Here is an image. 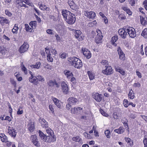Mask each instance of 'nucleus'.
Instances as JSON below:
<instances>
[{"label": "nucleus", "instance_id": "obj_4", "mask_svg": "<svg viewBox=\"0 0 147 147\" xmlns=\"http://www.w3.org/2000/svg\"><path fill=\"white\" fill-rule=\"evenodd\" d=\"M126 30L129 36L131 38H134L136 36L135 29L132 27H128L126 28Z\"/></svg>", "mask_w": 147, "mask_h": 147}, {"label": "nucleus", "instance_id": "obj_28", "mask_svg": "<svg viewBox=\"0 0 147 147\" xmlns=\"http://www.w3.org/2000/svg\"><path fill=\"white\" fill-rule=\"evenodd\" d=\"M0 138L1 141L3 142H6L7 141V137L5 136L4 134H0Z\"/></svg>", "mask_w": 147, "mask_h": 147}, {"label": "nucleus", "instance_id": "obj_64", "mask_svg": "<svg viewBox=\"0 0 147 147\" xmlns=\"http://www.w3.org/2000/svg\"><path fill=\"white\" fill-rule=\"evenodd\" d=\"M51 52L53 54L55 55L56 54H57V51L55 49H52L51 50Z\"/></svg>", "mask_w": 147, "mask_h": 147}, {"label": "nucleus", "instance_id": "obj_35", "mask_svg": "<svg viewBox=\"0 0 147 147\" xmlns=\"http://www.w3.org/2000/svg\"><path fill=\"white\" fill-rule=\"evenodd\" d=\"M0 22L1 23L7 24L8 23V20L5 18L0 17Z\"/></svg>", "mask_w": 147, "mask_h": 147}, {"label": "nucleus", "instance_id": "obj_46", "mask_svg": "<svg viewBox=\"0 0 147 147\" xmlns=\"http://www.w3.org/2000/svg\"><path fill=\"white\" fill-rule=\"evenodd\" d=\"M129 103L128 100L127 99H125L123 100V104L125 107L127 108L129 106Z\"/></svg>", "mask_w": 147, "mask_h": 147}, {"label": "nucleus", "instance_id": "obj_14", "mask_svg": "<svg viewBox=\"0 0 147 147\" xmlns=\"http://www.w3.org/2000/svg\"><path fill=\"white\" fill-rule=\"evenodd\" d=\"M47 84L49 87H51L54 86L55 85L57 88H59V85L57 83L55 80H49L47 82Z\"/></svg>", "mask_w": 147, "mask_h": 147}, {"label": "nucleus", "instance_id": "obj_13", "mask_svg": "<svg viewBox=\"0 0 147 147\" xmlns=\"http://www.w3.org/2000/svg\"><path fill=\"white\" fill-rule=\"evenodd\" d=\"M8 133L9 135L12 137L15 138L16 135V130L13 127L9 126L8 127Z\"/></svg>", "mask_w": 147, "mask_h": 147}, {"label": "nucleus", "instance_id": "obj_10", "mask_svg": "<svg viewBox=\"0 0 147 147\" xmlns=\"http://www.w3.org/2000/svg\"><path fill=\"white\" fill-rule=\"evenodd\" d=\"M38 133L39 134V136L40 138L45 142H48V139H49L50 137L48 136H46L42 131L39 130ZM50 137L51 136H50Z\"/></svg>", "mask_w": 147, "mask_h": 147}, {"label": "nucleus", "instance_id": "obj_40", "mask_svg": "<svg viewBox=\"0 0 147 147\" xmlns=\"http://www.w3.org/2000/svg\"><path fill=\"white\" fill-rule=\"evenodd\" d=\"M36 78L38 81L43 82L45 81V78L40 75H38L37 76Z\"/></svg>", "mask_w": 147, "mask_h": 147}, {"label": "nucleus", "instance_id": "obj_11", "mask_svg": "<svg viewBox=\"0 0 147 147\" xmlns=\"http://www.w3.org/2000/svg\"><path fill=\"white\" fill-rule=\"evenodd\" d=\"M27 128L28 130L30 132H33L35 129L34 122L30 121H29L27 125Z\"/></svg>", "mask_w": 147, "mask_h": 147}, {"label": "nucleus", "instance_id": "obj_47", "mask_svg": "<svg viewBox=\"0 0 147 147\" xmlns=\"http://www.w3.org/2000/svg\"><path fill=\"white\" fill-rule=\"evenodd\" d=\"M47 58L48 61L50 62H52L53 61V59L51 57V54L47 55Z\"/></svg>", "mask_w": 147, "mask_h": 147}, {"label": "nucleus", "instance_id": "obj_43", "mask_svg": "<svg viewBox=\"0 0 147 147\" xmlns=\"http://www.w3.org/2000/svg\"><path fill=\"white\" fill-rule=\"evenodd\" d=\"M72 140L74 141L80 142V140H81L80 137L78 136H76V137H73L72 138Z\"/></svg>", "mask_w": 147, "mask_h": 147}, {"label": "nucleus", "instance_id": "obj_30", "mask_svg": "<svg viewBox=\"0 0 147 147\" xmlns=\"http://www.w3.org/2000/svg\"><path fill=\"white\" fill-rule=\"evenodd\" d=\"M24 1L22 0H16V3L21 7H28L26 6V5L23 3H24Z\"/></svg>", "mask_w": 147, "mask_h": 147}, {"label": "nucleus", "instance_id": "obj_7", "mask_svg": "<svg viewBox=\"0 0 147 147\" xmlns=\"http://www.w3.org/2000/svg\"><path fill=\"white\" fill-rule=\"evenodd\" d=\"M30 140L35 146L36 147H38L40 146L39 143H38L37 136L36 135L31 136Z\"/></svg>", "mask_w": 147, "mask_h": 147}, {"label": "nucleus", "instance_id": "obj_57", "mask_svg": "<svg viewBox=\"0 0 147 147\" xmlns=\"http://www.w3.org/2000/svg\"><path fill=\"white\" fill-rule=\"evenodd\" d=\"M47 32L48 34L51 35L53 34H54L53 30L51 29H48L47 30Z\"/></svg>", "mask_w": 147, "mask_h": 147}, {"label": "nucleus", "instance_id": "obj_53", "mask_svg": "<svg viewBox=\"0 0 147 147\" xmlns=\"http://www.w3.org/2000/svg\"><path fill=\"white\" fill-rule=\"evenodd\" d=\"M24 3L30 6H32L33 5L32 3L30 2L28 0H26L25 1H24Z\"/></svg>", "mask_w": 147, "mask_h": 147}, {"label": "nucleus", "instance_id": "obj_38", "mask_svg": "<svg viewBox=\"0 0 147 147\" xmlns=\"http://www.w3.org/2000/svg\"><path fill=\"white\" fill-rule=\"evenodd\" d=\"M141 35L145 38H147V29L145 28L142 31Z\"/></svg>", "mask_w": 147, "mask_h": 147}, {"label": "nucleus", "instance_id": "obj_18", "mask_svg": "<svg viewBox=\"0 0 147 147\" xmlns=\"http://www.w3.org/2000/svg\"><path fill=\"white\" fill-rule=\"evenodd\" d=\"M82 51L84 55L88 59H90L91 56V54L90 51L85 48L82 49Z\"/></svg>", "mask_w": 147, "mask_h": 147}, {"label": "nucleus", "instance_id": "obj_37", "mask_svg": "<svg viewBox=\"0 0 147 147\" xmlns=\"http://www.w3.org/2000/svg\"><path fill=\"white\" fill-rule=\"evenodd\" d=\"M37 22L36 21L31 22L29 25L33 29H35L36 26Z\"/></svg>", "mask_w": 147, "mask_h": 147}, {"label": "nucleus", "instance_id": "obj_3", "mask_svg": "<svg viewBox=\"0 0 147 147\" xmlns=\"http://www.w3.org/2000/svg\"><path fill=\"white\" fill-rule=\"evenodd\" d=\"M74 32L75 38L79 41H81L84 39V36L80 30H74Z\"/></svg>", "mask_w": 147, "mask_h": 147}, {"label": "nucleus", "instance_id": "obj_27", "mask_svg": "<svg viewBox=\"0 0 147 147\" xmlns=\"http://www.w3.org/2000/svg\"><path fill=\"white\" fill-rule=\"evenodd\" d=\"M29 81L34 85H37L39 83L36 77L32 79L30 78V80H29Z\"/></svg>", "mask_w": 147, "mask_h": 147}, {"label": "nucleus", "instance_id": "obj_41", "mask_svg": "<svg viewBox=\"0 0 147 147\" xmlns=\"http://www.w3.org/2000/svg\"><path fill=\"white\" fill-rule=\"evenodd\" d=\"M88 74L90 80H92L94 79V75L90 71H88Z\"/></svg>", "mask_w": 147, "mask_h": 147}, {"label": "nucleus", "instance_id": "obj_6", "mask_svg": "<svg viewBox=\"0 0 147 147\" xmlns=\"http://www.w3.org/2000/svg\"><path fill=\"white\" fill-rule=\"evenodd\" d=\"M84 13L85 16L89 19H93L96 16L95 13L93 11H84Z\"/></svg>", "mask_w": 147, "mask_h": 147}, {"label": "nucleus", "instance_id": "obj_12", "mask_svg": "<svg viewBox=\"0 0 147 147\" xmlns=\"http://www.w3.org/2000/svg\"><path fill=\"white\" fill-rule=\"evenodd\" d=\"M52 99L57 107L61 109L62 107V102L57 98L52 97Z\"/></svg>", "mask_w": 147, "mask_h": 147}, {"label": "nucleus", "instance_id": "obj_36", "mask_svg": "<svg viewBox=\"0 0 147 147\" xmlns=\"http://www.w3.org/2000/svg\"><path fill=\"white\" fill-rule=\"evenodd\" d=\"M51 137H50L49 139H48V142H47L50 143L51 142H54L56 140V137L54 135H52V136H50Z\"/></svg>", "mask_w": 147, "mask_h": 147}, {"label": "nucleus", "instance_id": "obj_33", "mask_svg": "<svg viewBox=\"0 0 147 147\" xmlns=\"http://www.w3.org/2000/svg\"><path fill=\"white\" fill-rule=\"evenodd\" d=\"M25 30L26 31L29 32H32L34 31V30L32 28H30L29 25L27 24H25Z\"/></svg>", "mask_w": 147, "mask_h": 147}, {"label": "nucleus", "instance_id": "obj_17", "mask_svg": "<svg viewBox=\"0 0 147 147\" xmlns=\"http://www.w3.org/2000/svg\"><path fill=\"white\" fill-rule=\"evenodd\" d=\"M62 90L63 93L67 94L68 93L69 88L66 84L64 82H63L61 83Z\"/></svg>", "mask_w": 147, "mask_h": 147}, {"label": "nucleus", "instance_id": "obj_8", "mask_svg": "<svg viewBox=\"0 0 147 147\" xmlns=\"http://www.w3.org/2000/svg\"><path fill=\"white\" fill-rule=\"evenodd\" d=\"M29 47L28 45L26 42H24L23 44L20 48L19 51L20 53H24L27 51Z\"/></svg>", "mask_w": 147, "mask_h": 147}, {"label": "nucleus", "instance_id": "obj_61", "mask_svg": "<svg viewBox=\"0 0 147 147\" xmlns=\"http://www.w3.org/2000/svg\"><path fill=\"white\" fill-rule=\"evenodd\" d=\"M133 86L135 87L139 88L140 86V84L138 82L134 84Z\"/></svg>", "mask_w": 147, "mask_h": 147}, {"label": "nucleus", "instance_id": "obj_29", "mask_svg": "<svg viewBox=\"0 0 147 147\" xmlns=\"http://www.w3.org/2000/svg\"><path fill=\"white\" fill-rule=\"evenodd\" d=\"M115 69L116 71L119 72L121 75H124L125 74V72L123 69H122L120 68L119 67H115Z\"/></svg>", "mask_w": 147, "mask_h": 147}, {"label": "nucleus", "instance_id": "obj_56", "mask_svg": "<svg viewBox=\"0 0 147 147\" xmlns=\"http://www.w3.org/2000/svg\"><path fill=\"white\" fill-rule=\"evenodd\" d=\"M129 117L131 118L134 119L136 118V115L134 113H130Z\"/></svg>", "mask_w": 147, "mask_h": 147}, {"label": "nucleus", "instance_id": "obj_48", "mask_svg": "<svg viewBox=\"0 0 147 147\" xmlns=\"http://www.w3.org/2000/svg\"><path fill=\"white\" fill-rule=\"evenodd\" d=\"M101 114L104 116L107 117L108 116V114L105 112L102 109H100L99 110Z\"/></svg>", "mask_w": 147, "mask_h": 147}, {"label": "nucleus", "instance_id": "obj_16", "mask_svg": "<svg viewBox=\"0 0 147 147\" xmlns=\"http://www.w3.org/2000/svg\"><path fill=\"white\" fill-rule=\"evenodd\" d=\"M106 69L102 71V72L106 75H110L112 73L113 69L111 66H107Z\"/></svg>", "mask_w": 147, "mask_h": 147}, {"label": "nucleus", "instance_id": "obj_31", "mask_svg": "<svg viewBox=\"0 0 147 147\" xmlns=\"http://www.w3.org/2000/svg\"><path fill=\"white\" fill-rule=\"evenodd\" d=\"M118 39L117 36H114L113 37L111 38V42L114 46H116L117 45V44L115 42L117 41Z\"/></svg>", "mask_w": 147, "mask_h": 147}, {"label": "nucleus", "instance_id": "obj_55", "mask_svg": "<svg viewBox=\"0 0 147 147\" xmlns=\"http://www.w3.org/2000/svg\"><path fill=\"white\" fill-rule=\"evenodd\" d=\"M119 55L120 59L122 60H124L125 59V55L124 53L122 54H121Z\"/></svg>", "mask_w": 147, "mask_h": 147}, {"label": "nucleus", "instance_id": "obj_52", "mask_svg": "<svg viewBox=\"0 0 147 147\" xmlns=\"http://www.w3.org/2000/svg\"><path fill=\"white\" fill-rule=\"evenodd\" d=\"M143 143L144 147H147V137L145 136L144 137Z\"/></svg>", "mask_w": 147, "mask_h": 147}, {"label": "nucleus", "instance_id": "obj_2", "mask_svg": "<svg viewBox=\"0 0 147 147\" xmlns=\"http://www.w3.org/2000/svg\"><path fill=\"white\" fill-rule=\"evenodd\" d=\"M91 34L92 35V36H93V37H94V35L96 34L95 38V40L97 44H99L102 42V35L100 30L98 29L97 30L96 32L92 31L91 32Z\"/></svg>", "mask_w": 147, "mask_h": 147}, {"label": "nucleus", "instance_id": "obj_32", "mask_svg": "<svg viewBox=\"0 0 147 147\" xmlns=\"http://www.w3.org/2000/svg\"><path fill=\"white\" fill-rule=\"evenodd\" d=\"M41 65V63L40 62H38L36 63L35 65H31L30 67L32 68H36L39 69Z\"/></svg>", "mask_w": 147, "mask_h": 147}, {"label": "nucleus", "instance_id": "obj_25", "mask_svg": "<svg viewBox=\"0 0 147 147\" xmlns=\"http://www.w3.org/2000/svg\"><path fill=\"white\" fill-rule=\"evenodd\" d=\"M64 74L68 78H70L73 76L72 73L67 70H65L64 71Z\"/></svg>", "mask_w": 147, "mask_h": 147}, {"label": "nucleus", "instance_id": "obj_58", "mask_svg": "<svg viewBox=\"0 0 147 147\" xmlns=\"http://www.w3.org/2000/svg\"><path fill=\"white\" fill-rule=\"evenodd\" d=\"M83 135L86 137L88 139L90 138V135L86 132H84L83 133Z\"/></svg>", "mask_w": 147, "mask_h": 147}, {"label": "nucleus", "instance_id": "obj_26", "mask_svg": "<svg viewBox=\"0 0 147 147\" xmlns=\"http://www.w3.org/2000/svg\"><path fill=\"white\" fill-rule=\"evenodd\" d=\"M125 131L124 128L122 127H120L119 129L114 130V131L119 134L123 133Z\"/></svg>", "mask_w": 147, "mask_h": 147}, {"label": "nucleus", "instance_id": "obj_24", "mask_svg": "<svg viewBox=\"0 0 147 147\" xmlns=\"http://www.w3.org/2000/svg\"><path fill=\"white\" fill-rule=\"evenodd\" d=\"M140 22L142 25H145L147 24V18L145 16H140Z\"/></svg>", "mask_w": 147, "mask_h": 147}, {"label": "nucleus", "instance_id": "obj_59", "mask_svg": "<svg viewBox=\"0 0 147 147\" xmlns=\"http://www.w3.org/2000/svg\"><path fill=\"white\" fill-rule=\"evenodd\" d=\"M117 51L119 55L124 53L121 49L120 47H119L118 48Z\"/></svg>", "mask_w": 147, "mask_h": 147}, {"label": "nucleus", "instance_id": "obj_23", "mask_svg": "<svg viewBox=\"0 0 147 147\" xmlns=\"http://www.w3.org/2000/svg\"><path fill=\"white\" fill-rule=\"evenodd\" d=\"M39 8L40 9L43 11H49V8L47 7L46 5H43L42 3L38 4Z\"/></svg>", "mask_w": 147, "mask_h": 147}, {"label": "nucleus", "instance_id": "obj_49", "mask_svg": "<svg viewBox=\"0 0 147 147\" xmlns=\"http://www.w3.org/2000/svg\"><path fill=\"white\" fill-rule=\"evenodd\" d=\"M105 134L107 138H110V131L108 130H107L105 131Z\"/></svg>", "mask_w": 147, "mask_h": 147}, {"label": "nucleus", "instance_id": "obj_1", "mask_svg": "<svg viewBox=\"0 0 147 147\" xmlns=\"http://www.w3.org/2000/svg\"><path fill=\"white\" fill-rule=\"evenodd\" d=\"M69 61L72 66L77 69H80L82 66L81 60L76 57H71Z\"/></svg>", "mask_w": 147, "mask_h": 147}, {"label": "nucleus", "instance_id": "obj_44", "mask_svg": "<svg viewBox=\"0 0 147 147\" xmlns=\"http://www.w3.org/2000/svg\"><path fill=\"white\" fill-rule=\"evenodd\" d=\"M101 63L103 65H105V67H106V66L108 65V61L106 60H102L101 61Z\"/></svg>", "mask_w": 147, "mask_h": 147}, {"label": "nucleus", "instance_id": "obj_51", "mask_svg": "<svg viewBox=\"0 0 147 147\" xmlns=\"http://www.w3.org/2000/svg\"><path fill=\"white\" fill-rule=\"evenodd\" d=\"M45 68L51 69L52 66L51 65L47 63L45 64Z\"/></svg>", "mask_w": 147, "mask_h": 147}, {"label": "nucleus", "instance_id": "obj_62", "mask_svg": "<svg viewBox=\"0 0 147 147\" xmlns=\"http://www.w3.org/2000/svg\"><path fill=\"white\" fill-rule=\"evenodd\" d=\"M77 111V110L76 108V107H74L71 110V113L73 114L75 113H76Z\"/></svg>", "mask_w": 147, "mask_h": 147}, {"label": "nucleus", "instance_id": "obj_42", "mask_svg": "<svg viewBox=\"0 0 147 147\" xmlns=\"http://www.w3.org/2000/svg\"><path fill=\"white\" fill-rule=\"evenodd\" d=\"M49 136H52L53 134V132L52 130L50 128H49L46 130Z\"/></svg>", "mask_w": 147, "mask_h": 147}, {"label": "nucleus", "instance_id": "obj_39", "mask_svg": "<svg viewBox=\"0 0 147 147\" xmlns=\"http://www.w3.org/2000/svg\"><path fill=\"white\" fill-rule=\"evenodd\" d=\"M128 96L130 99H133L134 98V93L132 90H130L128 94Z\"/></svg>", "mask_w": 147, "mask_h": 147}, {"label": "nucleus", "instance_id": "obj_20", "mask_svg": "<svg viewBox=\"0 0 147 147\" xmlns=\"http://www.w3.org/2000/svg\"><path fill=\"white\" fill-rule=\"evenodd\" d=\"M39 121L43 128H46L48 127V123L44 119L40 118L39 119Z\"/></svg>", "mask_w": 147, "mask_h": 147}, {"label": "nucleus", "instance_id": "obj_15", "mask_svg": "<svg viewBox=\"0 0 147 147\" xmlns=\"http://www.w3.org/2000/svg\"><path fill=\"white\" fill-rule=\"evenodd\" d=\"M93 98L97 102H100L102 100V95L98 93H94L93 94Z\"/></svg>", "mask_w": 147, "mask_h": 147}, {"label": "nucleus", "instance_id": "obj_21", "mask_svg": "<svg viewBox=\"0 0 147 147\" xmlns=\"http://www.w3.org/2000/svg\"><path fill=\"white\" fill-rule=\"evenodd\" d=\"M72 13L66 10H63L62 11V15L65 20Z\"/></svg>", "mask_w": 147, "mask_h": 147}, {"label": "nucleus", "instance_id": "obj_50", "mask_svg": "<svg viewBox=\"0 0 147 147\" xmlns=\"http://www.w3.org/2000/svg\"><path fill=\"white\" fill-rule=\"evenodd\" d=\"M96 23V21L94 20L89 23L88 24V26L90 27H92Z\"/></svg>", "mask_w": 147, "mask_h": 147}, {"label": "nucleus", "instance_id": "obj_9", "mask_svg": "<svg viewBox=\"0 0 147 147\" xmlns=\"http://www.w3.org/2000/svg\"><path fill=\"white\" fill-rule=\"evenodd\" d=\"M126 28L120 29L118 31L119 34L123 38H125L127 35V31L126 30Z\"/></svg>", "mask_w": 147, "mask_h": 147}, {"label": "nucleus", "instance_id": "obj_60", "mask_svg": "<svg viewBox=\"0 0 147 147\" xmlns=\"http://www.w3.org/2000/svg\"><path fill=\"white\" fill-rule=\"evenodd\" d=\"M119 19L121 20H124L125 19L126 17L123 14H121L119 16Z\"/></svg>", "mask_w": 147, "mask_h": 147}, {"label": "nucleus", "instance_id": "obj_54", "mask_svg": "<svg viewBox=\"0 0 147 147\" xmlns=\"http://www.w3.org/2000/svg\"><path fill=\"white\" fill-rule=\"evenodd\" d=\"M5 13L6 15L9 17H11L12 15V13L7 9L5 10Z\"/></svg>", "mask_w": 147, "mask_h": 147}, {"label": "nucleus", "instance_id": "obj_45", "mask_svg": "<svg viewBox=\"0 0 147 147\" xmlns=\"http://www.w3.org/2000/svg\"><path fill=\"white\" fill-rule=\"evenodd\" d=\"M22 70L24 72L25 74L27 73V69L24 65H21Z\"/></svg>", "mask_w": 147, "mask_h": 147}, {"label": "nucleus", "instance_id": "obj_63", "mask_svg": "<svg viewBox=\"0 0 147 147\" xmlns=\"http://www.w3.org/2000/svg\"><path fill=\"white\" fill-rule=\"evenodd\" d=\"M136 0H130L129 2V3L132 6H134Z\"/></svg>", "mask_w": 147, "mask_h": 147}, {"label": "nucleus", "instance_id": "obj_22", "mask_svg": "<svg viewBox=\"0 0 147 147\" xmlns=\"http://www.w3.org/2000/svg\"><path fill=\"white\" fill-rule=\"evenodd\" d=\"M67 101L68 102L72 105H75L78 101V100L75 98L71 97L68 99Z\"/></svg>", "mask_w": 147, "mask_h": 147}, {"label": "nucleus", "instance_id": "obj_19", "mask_svg": "<svg viewBox=\"0 0 147 147\" xmlns=\"http://www.w3.org/2000/svg\"><path fill=\"white\" fill-rule=\"evenodd\" d=\"M68 3L70 8L72 9L76 10L77 9V6L76 4L74 3L73 0H68Z\"/></svg>", "mask_w": 147, "mask_h": 147}, {"label": "nucleus", "instance_id": "obj_5", "mask_svg": "<svg viewBox=\"0 0 147 147\" xmlns=\"http://www.w3.org/2000/svg\"><path fill=\"white\" fill-rule=\"evenodd\" d=\"M75 16L73 13L70 15L66 19V22L69 24H72L76 21Z\"/></svg>", "mask_w": 147, "mask_h": 147}, {"label": "nucleus", "instance_id": "obj_34", "mask_svg": "<svg viewBox=\"0 0 147 147\" xmlns=\"http://www.w3.org/2000/svg\"><path fill=\"white\" fill-rule=\"evenodd\" d=\"M18 30V25L17 24H15L12 30V31L13 34H16L17 33Z\"/></svg>", "mask_w": 147, "mask_h": 147}]
</instances>
